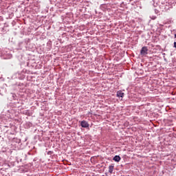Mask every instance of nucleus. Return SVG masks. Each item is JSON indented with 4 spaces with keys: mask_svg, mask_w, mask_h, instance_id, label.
Masks as SVG:
<instances>
[{
    "mask_svg": "<svg viewBox=\"0 0 176 176\" xmlns=\"http://www.w3.org/2000/svg\"><path fill=\"white\" fill-rule=\"evenodd\" d=\"M113 168H114L113 165H111L109 166V172H110L111 174L113 173Z\"/></svg>",
    "mask_w": 176,
    "mask_h": 176,
    "instance_id": "39448f33",
    "label": "nucleus"
},
{
    "mask_svg": "<svg viewBox=\"0 0 176 176\" xmlns=\"http://www.w3.org/2000/svg\"><path fill=\"white\" fill-rule=\"evenodd\" d=\"M174 47L176 49V42H174Z\"/></svg>",
    "mask_w": 176,
    "mask_h": 176,
    "instance_id": "423d86ee",
    "label": "nucleus"
},
{
    "mask_svg": "<svg viewBox=\"0 0 176 176\" xmlns=\"http://www.w3.org/2000/svg\"><path fill=\"white\" fill-rule=\"evenodd\" d=\"M120 156H119V155H116L114 157H113V160H114V162H120Z\"/></svg>",
    "mask_w": 176,
    "mask_h": 176,
    "instance_id": "20e7f679",
    "label": "nucleus"
},
{
    "mask_svg": "<svg viewBox=\"0 0 176 176\" xmlns=\"http://www.w3.org/2000/svg\"><path fill=\"white\" fill-rule=\"evenodd\" d=\"M175 38H176V34H175Z\"/></svg>",
    "mask_w": 176,
    "mask_h": 176,
    "instance_id": "0eeeda50",
    "label": "nucleus"
},
{
    "mask_svg": "<svg viewBox=\"0 0 176 176\" xmlns=\"http://www.w3.org/2000/svg\"><path fill=\"white\" fill-rule=\"evenodd\" d=\"M80 126H81V127H83L84 129H87V127H89V124L87 122L83 120L81 122Z\"/></svg>",
    "mask_w": 176,
    "mask_h": 176,
    "instance_id": "f03ea898",
    "label": "nucleus"
},
{
    "mask_svg": "<svg viewBox=\"0 0 176 176\" xmlns=\"http://www.w3.org/2000/svg\"><path fill=\"white\" fill-rule=\"evenodd\" d=\"M140 54L142 56H146L148 54V47H143L140 50Z\"/></svg>",
    "mask_w": 176,
    "mask_h": 176,
    "instance_id": "f257e3e1",
    "label": "nucleus"
},
{
    "mask_svg": "<svg viewBox=\"0 0 176 176\" xmlns=\"http://www.w3.org/2000/svg\"><path fill=\"white\" fill-rule=\"evenodd\" d=\"M117 97H121V98L124 97V93H123V91H117Z\"/></svg>",
    "mask_w": 176,
    "mask_h": 176,
    "instance_id": "7ed1b4c3",
    "label": "nucleus"
}]
</instances>
